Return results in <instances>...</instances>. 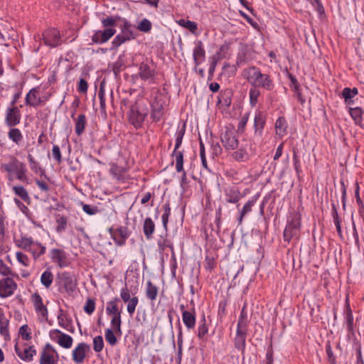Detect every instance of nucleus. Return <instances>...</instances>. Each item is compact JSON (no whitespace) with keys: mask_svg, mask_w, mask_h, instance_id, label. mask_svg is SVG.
I'll use <instances>...</instances> for the list:
<instances>
[{"mask_svg":"<svg viewBox=\"0 0 364 364\" xmlns=\"http://www.w3.org/2000/svg\"><path fill=\"white\" fill-rule=\"evenodd\" d=\"M15 352L17 355L24 361H31L33 356L36 354V350L33 346H28L24 344L23 346H19L16 344L14 346Z\"/></svg>","mask_w":364,"mask_h":364,"instance_id":"nucleus-15","label":"nucleus"},{"mask_svg":"<svg viewBox=\"0 0 364 364\" xmlns=\"http://www.w3.org/2000/svg\"><path fill=\"white\" fill-rule=\"evenodd\" d=\"M18 285L11 277H6L0 279V298L5 299L12 296L17 289Z\"/></svg>","mask_w":364,"mask_h":364,"instance_id":"nucleus-8","label":"nucleus"},{"mask_svg":"<svg viewBox=\"0 0 364 364\" xmlns=\"http://www.w3.org/2000/svg\"><path fill=\"white\" fill-rule=\"evenodd\" d=\"M301 231V215L293 211L289 213L287 223L283 232L285 242H290L294 238L298 239Z\"/></svg>","mask_w":364,"mask_h":364,"instance_id":"nucleus-4","label":"nucleus"},{"mask_svg":"<svg viewBox=\"0 0 364 364\" xmlns=\"http://www.w3.org/2000/svg\"><path fill=\"white\" fill-rule=\"evenodd\" d=\"M151 112V118L154 122H159L164 114L165 102L162 97L156 96L150 103Z\"/></svg>","mask_w":364,"mask_h":364,"instance_id":"nucleus-9","label":"nucleus"},{"mask_svg":"<svg viewBox=\"0 0 364 364\" xmlns=\"http://www.w3.org/2000/svg\"><path fill=\"white\" fill-rule=\"evenodd\" d=\"M171 156L175 157L176 171L178 173L183 171V151L173 150Z\"/></svg>","mask_w":364,"mask_h":364,"instance_id":"nucleus-38","label":"nucleus"},{"mask_svg":"<svg viewBox=\"0 0 364 364\" xmlns=\"http://www.w3.org/2000/svg\"><path fill=\"white\" fill-rule=\"evenodd\" d=\"M127 302H128V304H127V310L129 314L132 316L133 315V314L134 313L136 307L139 303L138 297L133 296V297H132V299L129 300Z\"/></svg>","mask_w":364,"mask_h":364,"instance_id":"nucleus-58","label":"nucleus"},{"mask_svg":"<svg viewBox=\"0 0 364 364\" xmlns=\"http://www.w3.org/2000/svg\"><path fill=\"white\" fill-rule=\"evenodd\" d=\"M90 350V346L86 343H80L73 350V360L77 364L83 363L86 353Z\"/></svg>","mask_w":364,"mask_h":364,"instance_id":"nucleus-16","label":"nucleus"},{"mask_svg":"<svg viewBox=\"0 0 364 364\" xmlns=\"http://www.w3.org/2000/svg\"><path fill=\"white\" fill-rule=\"evenodd\" d=\"M105 337L106 341L112 346H115L118 342L113 330H112L111 328L106 329Z\"/></svg>","mask_w":364,"mask_h":364,"instance_id":"nucleus-53","label":"nucleus"},{"mask_svg":"<svg viewBox=\"0 0 364 364\" xmlns=\"http://www.w3.org/2000/svg\"><path fill=\"white\" fill-rule=\"evenodd\" d=\"M119 301V299L114 297L113 299L109 301L107 303L106 313L109 316H114L122 314V311L119 309L117 306V302Z\"/></svg>","mask_w":364,"mask_h":364,"instance_id":"nucleus-34","label":"nucleus"},{"mask_svg":"<svg viewBox=\"0 0 364 364\" xmlns=\"http://www.w3.org/2000/svg\"><path fill=\"white\" fill-rule=\"evenodd\" d=\"M16 257L18 262L23 264L24 267H28L29 265V259L26 254L21 252H17L16 253Z\"/></svg>","mask_w":364,"mask_h":364,"instance_id":"nucleus-62","label":"nucleus"},{"mask_svg":"<svg viewBox=\"0 0 364 364\" xmlns=\"http://www.w3.org/2000/svg\"><path fill=\"white\" fill-rule=\"evenodd\" d=\"M110 323L116 332V333H122L121 331V324H122V319H121V314L118 315H114L112 316V318H111Z\"/></svg>","mask_w":364,"mask_h":364,"instance_id":"nucleus-51","label":"nucleus"},{"mask_svg":"<svg viewBox=\"0 0 364 364\" xmlns=\"http://www.w3.org/2000/svg\"><path fill=\"white\" fill-rule=\"evenodd\" d=\"M155 223L151 218H146L143 223V232L147 240H151L155 231Z\"/></svg>","mask_w":364,"mask_h":364,"instance_id":"nucleus-27","label":"nucleus"},{"mask_svg":"<svg viewBox=\"0 0 364 364\" xmlns=\"http://www.w3.org/2000/svg\"><path fill=\"white\" fill-rule=\"evenodd\" d=\"M9 320L4 311L0 309V334L6 336L9 335Z\"/></svg>","mask_w":364,"mask_h":364,"instance_id":"nucleus-43","label":"nucleus"},{"mask_svg":"<svg viewBox=\"0 0 364 364\" xmlns=\"http://www.w3.org/2000/svg\"><path fill=\"white\" fill-rule=\"evenodd\" d=\"M43 41L46 45L55 48L61 44V36L60 31L55 28L46 29L43 33Z\"/></svg>","mask_w":364,"mask_h":364,"instance_id":"nucleus-10","label":"nucleus"},{"mask_svg":"<svg viewBox=\"0 0 364 364\" xmlns=\"http://www.w3.org/2000/svg\"><path fill=\"white\" fill-rule=\"evenodd\" d=\"M53 282V274L50 269L44 271L41 276V283L46 289L50 287Z\"/></svg>","mask_w":364,"mask_h":364,"instance_id":"nucleus-44","label":"nucleus"},{"mask_svg":"<svg viewBox=\"0 0 364 364\" xmlns=\"http://www.w3.org/2000/svg\"><path fill=\"white\" fill-rule=\"evenodd\" d=\"M225 200L230 203H237L240 199V192L237 187L232 186L225 191Z\"/></svg>","mask_w":364,"mask_h":364,"instance_id":"nucleus-24","label":"nucleus"},{"mask_svg":"<svg viewBox=\"0 0 364 364\" xmlns=\"http://www.w3.org/2000/svg\"><path fill=\"white\" fill-rule=\"evenodd\" d=\"M75 112L71 115V117L75 121V132L77 136H81L84 132L85 125L87 124L86 117L85 114H81L77 118L74 117Z\"/></svg>","mask_w":364,"mask_h":364,"instance_id":"nucleus-23","label":"nucleus"},{"mask_svg":"<svg viewBox=\"0 0 364 364\" xmlns=\"http://www.w3.org/2000/svg\"><path fill=\"white\" fill-rule=\"evenodd\" d=\"M346 325L348 332L352 335L354 334L353 328V316L352 310L348 303V299H346Z\"/></svg>","mask_w":364,"mask_h":364,"instance_id":"nucleus-31","label":"nucleus"},{"mask_svg":"<svg viewBox=\"0 0 364 364\" xmlns=\"http://www.w3.org/2000/svg\"><path fill=\"white\" fill-rule=\"evenodd\" d=\"M149 113V107L146 102H136L134 105H132L128 112V121L135 129H141Z\"/></svg>","mask_w":364,"mask_h":364,"instance_id":"nucleus-3","label":"nucleus"},{"mask_svg":"<svg viewBox=\"0 0 364 364\" xmlns=\"http://www.w3.org/2000/svg\"><path fill=\"white\" fill-rule=\"evenodd\" d=\"M19 334L24 341H29L31 339V329L27 324H24L20 327Z\"/></svg>","mask_w":364,"mask_h":364,"instance_id":"nucleus-57","label":"nucleus"},{"mask_svg":"<svg viewBox=\"0 0 364 364\" xmlns=\"http://www.w3.org/2000/svg\"><path fill=\"white\" fill-rule=\"evenodd\" d=\"M193 57L196 68L205 60V50L201 41H197L195 42Z\"/></svg>","mask_w":364,"mask_h":364,"instance_id":"nucleus-20","label":"nucleus"},{"mask_svg":"<svg viewBox=\"0 0 364 364\" xmlns=\"http://www.w3.org/2000/svg\"><path fill=\"white\" fill-rule=\"evenodd\" d=\"M138 29L142 32H149L151 29V23L148 19L144 18L139 23Z\"/></svg>","mask_w":364,"mask_h":364,"instance_id":"nucleus-61","label":"nucleus"},{"mask_svg":"<svg viewBox=\"0 0 364 364\" xmlns=\"http://www.w3.org/2000/svg\"><path fill=\"white\" fill-rule=\"evenodd\" d=\"M232 95V91L230 89L220 91L218 96L217 101V105L219 108L227 110L231 105Z\"/></svg>","mask_w":364,"mask_h":364,"instance_id":"nucleus-19","label":"nucleus"},{"mask_svg":"<svg viewBox=\"0 0 364 364\" xmlns=\"http://www.w3.org/2000/svg\"><path fill=\"white\" fill-rule=\"evenodd\" d=\"M109 230L113 240L118 246L124 245L126 244L127 239L130 235V232L125 226H119L116 229L111 228Z\"/></svg>","mask_w":364,"mask_h":364,"instance_id":"nucleus-11","label":"nucleus"},{"mask_svg":"<svg viewBox=\"0 0 364 364\" xmlns=\"http://www.w3.org/2000/svg\"><path fill=\"white\" fill-rule=\"evenodd\" d=\"M28 159L30 165L31 169L34 171L35 173L41 172V174H43L45 173L44 169H43L38 162L34 159V158L32 156V155L28 154Z\"/></svg>","mask_w":364,"mask_h":364,"instance_id":"nucleus-52","label":"nucleus"},{"mask_svg":"<svg viewBox=\"0 0 364 364\" xmlns=\"http://www.w3.org/2000/svg\"><path fill=\"white\" fill-rule=\"evenodd\" d=\"M220 141L226 151H234L231 156L237 162L248 161L256 154V149L251 141H245L240 145L238 133L232 125L225 126L222 129Z\"/></svg>","mask_w":364,"mask_h":364,"instance_id":"nucleus-1","label":"nucleus"},{"mask_svg":"<svg viewBox=\"0 0 364 364\" xmlns=\"http://www.w3.org/2000/svg\"><path fill=\"white\" fill-rule=\"evenodd\" d=\"M121 18L119 16H107L101 19V23L103 28L105 29L114 28L117 26V21Z\"/></svg>","mask_w":364,"mask_h":364,"instance_id":"nucleus-35","label":"nucleus"},{"mask_svg":"<svg viewBox=\"0 0 364 364\" xmlns=\"http://www.w3.org/2000/svg\"><path fill=\"white\" fill-rule=\"evenodd\" d=\"M19 166H22V162L19 161L18 159L14 156L11 157L9 163L1 164V168L8 172L10 176L16 173Z\"/></svg>","mask_w":364,"mask_h":364,"instance_id":"nucleus-30","label":"nucleus"},{"mask_svg":"<svg viewBox=\"0 0 364 364\" xmlns=\"http://www.w3.org/2000/svg\"><path fill=\"white\" fill-rule=\"evenodd\" d=\"M132 25L126 19H124L123 25L121 27L122 34L129 36L130 39L134 38V33L131 30Z\"/></svg>","mask_w":364,"mask_h":364,"instance_id":"nucleus-55","label":"nucleus"},{"mask_svg":"<svg viewBox=\"0 0 364 364\" xmlns=\"http://www.w3.org/2000/svg\"><path fill=\"white\" fill-rule=\"evenodd\" d=\"M266 123L265 116L261 112L255 114L254 119V137L256 139H260L263 134L264 127Z\"/></svg>","mask_w":364,"mask_h":364,"instance_id":"nucleus-18","label":"nucleus"},{"mask_svg":"<svg viewBox=\"0 0 364 364\" xmlns=\"http://www.w3.org/2000/svg\"><path fill=\"white\" fill-rule=\"evenodd\" d=\"M131 40L129 36L126 35L119 33L115 36V38L112 41V47L111 50H114L119 47L122 43H125L127 41Z\"/></svg>","mask_w":364,"mask_h":364,"instance_id":"nucleus-50","label":"nucleus"},{"mask_svg":"<svg viewBox=\"0 0 364 364\" xmlns=\"http://www.w3.org/2000/svg\"><path fill=\"white\" fill-rule=\"evenodd\" d=\"M34 241L31 237L21 236L20 239L16 240V245L28 252Z\"/></svg>","mask_w":364,"mask_h":364,"instance_id":"nucleus-42","label":"nucleus"},{"mask_svg":"<svg viewBox=\"0 0 364 364\" xmlns=\"http://www.w3.org/2000/svg\"><path fill=\"white\" fill-rule=\"evenodd\" d=\"M241 75L251 86L263 88L268 91L272 90L274 87L269 75L262 73L260 68L257 66L252 65L243 69Z\"/></svg>","mask_w":364,"mask_h":364,"instance_id":"nucleus-2","label":"nucleus"},{"mask_svg":"<svg viewBox=\"0 0 364 364\" xmlns=\"http://www.w3.org/2000/svg\"><path fill=\"white\" fill-rule=\"evenodd\" d=\"M158 295V288L150 280L146 282V296L151 301L156 299Z\"/></svg>","mask_w":364,"mask_h":364,"instance_id":"nucleus-40","label":"nucleus"},{"mask_svg":"<svg viewBox=\"0 0 364 364\" xmlns=\"http://www.w3.org/2000/svg\"><path fill=\"white\" fill-rule=\"evenodd\" d=\"M176 22L180 26L188 30L193 34H196V31L198 29L197 23L186 18H181Z\"/></svg>","mask_w":364,"mask_h":364,"instance_id":"nucleus-37","label":"nucleus"},{"mask_svg":"<svg viewBox=\"0 0 364 364\" xmlns=\"http://www.w3.org/2000/svg\"><path fill=\"white\" fill-rule=\"evenodd\" d=\"M247 329L237 328L236 336L234 338L235 348L241 351L245 352L246 347Z\"/></svg>","mask_w":364,"mask_h":364,"instance_id":"nucleus-21","label":"nucleus"},{"mask_svg":"<svg viewBox=\"0 0 364 364\" xmlns=\"http://www.w3.org/2000/svg\"><path fill=\"white\" fill-rule=\"evenodd\" d=\"M53 333L59 334L57 342L61 347L64 348H70L72 346L73 339L70 336L57 329L54 330Z\"/></svg>","mask_w":364,"mask_h":364,"instance_id":"nucleus-26","label":"nucleus"},{"mask_svg":"<svg viewBox=\"0 0 364 364\" xmlns=\"http://www.w3.org/2000/svg\"><path fill=\"white\" fill-rule=\"evenodd\" d=\"M49 256L51 261L60 268L67 267L71 264L69 254L63 249L53 248L50 250Z\"/></svg>","mask_w":364,"mask_h":364,"instance_id":"nucleus-6","label":"nucleus"},{"mask_svg":"<svg viewBox=\"0 0 364 364\" xmlns=\"http://www.w3.org/2000/svg\"><path fill=\"white\" fill-rule=\"evenodd\" d=\"M256 200L252 199L249 200L243 206L240 211V215L238 218V224L241 225L242 223L243 218L245 215L252 211V208L255 205Z\"/></svg>","mask_w":364,"mask_h":364,"instance_id":"nucleus-47","label":"nucleus"},{"mask_svg":"<svg viewBox=\"0 0 364 364\" xmlns=\"http://www.w3.org/2000/svg\"><path fill=\"white\" fill-rule=\"evenodd\" d=\"M287 122L284 117H279L275 122L276 134L282 138L287 132Z\"/></svg>","mask_w":364,"mask_h":364,"instance_id":"nucleus-28","label":"nucleus"},{"mask_svg":"<svg viewBox=\"0 0 364 364\" xmlns=\"http://www.w3.org/2000/svg\"><path fill=\"white\" fill-rule=\"evenodd\" d=\"M288 78L290 80V87H291V89L294 90V92H298V90H300V85L296 77H294L291 73H289Z\"/></svg>","mask_w":364,"mask_h":364,"instance_id":"nucleus-64","label":"nucleus"},{"mask_svg":"<svg viewBox=\"0 0 364 364\" xmlns=\"http://www.w3.org/2000/svg\"><path fill=\"white\" fill-rule=\"evenodd\" d=\"M39 88L38 87H33L27 93L25 97L26 105L30 107H37L43 102L41 97L38 96Z\"/></svg>","mask_w":364,"mask_h":364,"instance_id":"nucleus-22","label":"nucleus"},{"mask_svg":"<svg viewBox=\"0 0 364 364\" xmlns=\"http://www.w3.org/2000/svg\"><path fill=\"white\" fill-rule=\"evenodd\" d=\"M117 32L116 28H110L97 30L92 36V41L96 44H102L107 42Z\"/></svg>","mask_w":364,"mask_h":364,"instance_id":"nucleus-14","label":"nucleus"},{"mask_svg":"<svg viewBox=\"0 0 364 364\" xmlns=\"http://www.w3.org/2000/svg\"><path fill=\"white\" fill-rule=\"evenodd\" d=\"M46 247L38 241H34L30 249L28 250L33 255L35 260L46 253Z\"/></svg>","mask_w":364,"mask_h":364,"instance_id":"nucleus-29","label":"nucleus"},{"mask_svg":"<svg viewBox=\"0 0 364 364\" xmlns=\"http://www.w3.org/2000/svg\"><path fill=\"white\" fill-rule=\"evenodd\" d=\"M163 214L161 215V220L163 224L164 229L167 231L168 230V223L169 220V217L171 215V206L168 201L166 202L162 205Z\"/></svg>","mask_w":364,"mask_h":364,"instance_id":"nucleus-39","label":"nucleus"},{"mask_svg":"<svg viewBox=\"0 0 364 364\" xmlns=\"http://www.w3.org/2000/svg\"><path fill=\"white\" fill-rule=\"evenodd\" d=\"M12 190L14 193L20 197L21 199H22L24 202L27 203L28 204L31 203V198L28 195V193L23 186H13Z\"/></svg>","mask_w":364,"mask_h":364,"instance_id":"nucleus-41","label":"nucleus"},{"mask_svg":"<svg viewBox=\"0 0 364 364\" xmlns=\"http://www.w3.org/2000/svg\"><path fill=\"white\" fill-rule=\"evenodd\" d=\"M31 300L36 313L47 320L48 316V309L43 304L41 295L38 292H35L31 295Z\"/></svg>","mask_w":364,"mask_h":364,"instance_id":"nucleus-17","label":"nucleus"},{"mask_svg":"<svg viewBox=\"0 0 364 364\" xmlns=\"http://www.w3.org/2000/svg\"><path fill=\"white\" fill-rule=\"evenodd\" d=\"M8 137L10 140L16 144L19 145L23 141V134L21 130L18 128L11 127L8 132Z\"/></svg>","mask_w":364,"mask_h":364,"instance_id":"nucleus-36","label":"nucleus"},{"mask_svg":"<svg viewBox=\"0 0 364 364\" xmlns=\"http://www.w3.org/2000/svg\"><path fill=\"white\" fill-rule=\"evenodd\" d=\"M21 119V114L18 107L9 106L5 111V124L9 127L18 125Z\"/></svg>","mask_w":364,"mask_h":364,"instance_id":"nucleus-12","label":"nucleus"},{"mask_svg":"<svg viewBox=\"0 0 364 364\" xmlns=\"http://www.w3.org/2000/svg\"><path fill=\"white\" fill-rule=\"evenodd\" d=\"M95 309V302L94 299L88 298L86 301V303L84 306V311L87 314H92Z\"/></svg>","mask_w":364,"mask_h":364,"instance_id":"nucleus-60","label":"nucleus"},{"mask_svg":"<svg viewBox=\"0 0 364 364\" xmlns=\"http://www.w3.org/2000/svg\"><path fill=\"white\" fill-rule=\"evenodd\" d=\"M245 306H247V304H245L242 311L240 312V315L239 316L237 323V328H241V329H247V314L245 310Z\"/></svg>","mask_w":364,"mask_h":364,"instance_id":"nucleus-45","label":"nucleus"},{"mask_svg":"<svg viewBox=\"0 0 364 364\" xmlns=\"http://www.w3.org/2000/svg\"><path fill=\"white\" fill-rule=\"evenodd\" d=\"M57 226L55 230L58 233H62L67 229L68 218L65 215H58L56 217Z\"/></svg>","mask_w":364,"mask_h":364,"instance_id":"nucleus-48","label":"nucleus"},{"mask_svg":"<svg viewBox=\"0 0 364 364\" xmlns=\"http://www.w3.org/2000/svg\"><path fill=\"white\" fill-rule=\"evenodd\" d=\"M52 156L58 164H60L62 162L61 151L58 145H53L52 149Z\"/></svg>","mask_w":364,"mask_h":364,"instance_id":"nucleus-63","label":"nucleus"},{"mask_svg":"<svg viewBox=\"0 0 364 364\" xmlns=\"http://www.w3.org/2000/svg\"><path fill=\"white\" fill-rule=\"evenodd\" d=\"M58 320L59 325L60 326L63 327L66 330L70 331L71 332L74 331V329L70 330V329L68 328V326L70 325V323H71V320L70 319H68L65 316L59 315V316H58Z\"/></svg>","mask_w":364,"mask_h":364,"instance_id":"nucleus-59","label":"nucleus"},{"mask_svg":"<svg viewBox=\"0 0 364 364\" xmlns=\"http://www.w3.org/2000/svg\"><path fill=\"white\" fill-rule=\"evenodd\" d=\"M182 320L188 329L194 328L196 322L195 309H193L192 311L183 312Z\"/></svg>","mask_w":364,"mask_h":364,"instance_id":"nucleus-25","label":"nucleus"},{"mask_svg":"<svg viewBox=\"0 0 364 364\" xmlns=\"http://www.w3.org/2000/svg\"><path fill=\"white\" fill-rule=\"evenodd\" d=\"M208 328L206 325L205 317L200 320V324L198 327V337L199 339H203L204 336L208 333Z\"/></svg>","mask_w":364,"mask_h":364,"instance_id":"nucleus-54","label":"nucleus"},{"mask_svg":"<svg viewBox=\"0 0 364 364\" xmlns=\"http://www.w3.org/2000/svg\"><path fill=\"white\" fill-rule=\"evenodd\" d=\"M59 292L73 293L77 287V279L74 274L69 272L58 273L55 281Z\"/></svg>","mask_w":364,"mask_h":364,"instance_id":"nucleus-5","label":"nucleus"},{"mask_svg":"<svg viewBox=\"0 0 364 364\" xmlns=\"http://www.w3.org/2000/svg\"><path fill=\"white\" fill-rule=\"evenodd\" d=\"M259 87L252 86L249 90L250 104L251 107H254L258 102V98L261 95Z\"/></svg>","mask_w":364,"mask_h":364,"instance_id":"nucleus-46","label":"nucleus"},{"mask_svg":"<svg viewBox=\"0 0 364 364\" xmlns=\"http://www.w3.org/2000/svg\"><path fill=\"white\" fill-rule=\"evenodd\" d=\"M104 341L102 336H95L93 338V350L96 353H100L103 350Z\"/></svg>","mask_w":364,"mask_h":364,"instance_id":"nucleus-56","label":"nucleus"},{"mask_svg":"<svg viewBox=\"0 0 364 364\" xmlns=\"http://www.w3.org/2000/svg\"><path fill=\"white\" fill-rule=\"evenodd\" d=\"M127 169L124 166H120L117 164L111 165L109 172L112 176L117 181H124V174L127 172Z\"/></svg>","mask_w":364,"mask_h":364,"instance_id":"nucleus-33","label":"nucleus"},{"mask_svg":"<svg viewBox=\"0 0 364 364\" xmlns=\"http://www.w3.org/2000/svg\"><path fill=\"white\" fill-rule=\"evenodd\" d=\"M59 355L53 346L46 343L40 354V364H58Z\"/></svg>","mask_w":364,"mask_h":364,"instance_id":"nucleus-7","label":"nucleus"},{"mask_svg":"<svg viewBox=\"0 0 364 364\" xmlns=\"http://www.w3.org/2000/svg\"><path fill=\"white\" fill-rule=\"evenodd\" d=\"M139 75L142 80H148L154 82L156 69L154 64L148 62H142L139 65Z\"/></svg>","mask_w":364,"mask_h":364,"instance_id":"nucleus-13","label":"nucleus"},{"mask_svg":"<svg viewBox=\"0 0 364 364\" xmlns=\"http://www.w3.org/2000/svg\"><path fill=\"white\" fill-rule=\"evenodd\" d=\"M349 113L356 124L360 127L364 126V112L361 108L358 107L354 108L350 107L349 108Z\"/></svg>","mask_w":364,"mask_h":364,"instance_id":"nucleus-32","label":"nucleus"},{"mask_svg":"<svg viewBox=\"0 0 364 364\" xmlns=\"http://www.w3.org/2000/svg\"><path fill=\"white\" fill-rule=\"evenodd\" d=\"M186 132V124H184L181 127H178L176 132V144L174 150H179L183 139Z\"/></svg>","mask_w":364,"mask_h":364,"instance_id":"nucleus-49","label":"nucleus"}]
</instances>
